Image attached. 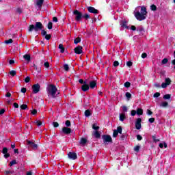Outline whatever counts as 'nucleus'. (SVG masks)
<instances>
[{"label":"nucleus","mask_w":175,"mask_h":175,"mask_svg":"<svg viewBox=\"0 0 175 175\" xmlns=\"http://www.w3.org/2000/svg\"><path fill=\"white\" fill-rule=\"evenodd\" d=\"M9 157H10V154H9V153H5L4 154V157L5 158H9Z\"/></svg>","instance_id":"69168bd1"},{"label":"nucleus","mask_w":175,"mask_h":175,"mask_svg":"<svg viewBox=\"0 0 175 175\" xmlns=\"http://www.w3.org/2000/svg\"><path fill=\"white\" fill-rule=\"evenodd\" d=\"M3 154H8V149L7 148H3L2 150Z\"/></svg>","instance_id":"09e8293b"},{"label":"nucleus","mask_w":175,"mask_h":175,"mask_svg":"<svg viewBox=\"0 0 175 175\" xmlns=\"http://www.w3.org/2000/svg\"><path fill=\"white\" fill-rule=\"evenodd\" d=\"M136 114H137V112H136V110H132L131 111V116L133 117H134V116H136Z\"/></svg>","instance_id":"8fccbe9b"},{"label":"nucleus","mask_w":175,"mask_h":175,"mask_svg":"<svg viewBox=\"0 0 175 175\" xmlns=\"http://www.w3.org/2000/svg\"><path fill=\"white\" fill-rule=\"evenodd\" d=\"M137 116H142V115H143V109H142L141 108H138L137 109Z\"/></svg>","instance_id":"4be33fe9"},{"label":"nucleus","mask_w":175,"mask_h":175,"mask_svg":"<svg viewBox=\"0 0 175 175\" xmlns=\"http://www.w3.org/2000/svg\"><path fill=\"white\" fill-rule=\"evenodd\" d=\"M132 62H126V66H129V68H131L132 66Z\"/></svg>","instance_id":"5fc2aeb1"},{"label":"nucleus","mask_w":175,"mask_h":175,"mask_svg":"<svg viewBox=\"0 0 175 175\" xmlns=\"http://www.w3.org/2000/svg\"><path fill=\"white\" fill-rule=\"evenodd\" d=\"M48 29H53V23L49 22V23H48Z\"/></svg>","instance_id":"e433bc0d"},{"label":"nucleus","mask_w":175,"mask_h":175,"mask_svg":"<svg viewBox=\"0 0 175 175\" xmlns=\"http://www.w3.org/2000/svg\"><path fill=\"white\" fill-rule=\"evenodd\" d=\"M85 117H90V116H91V111L90 110H86L85 111Z\"/></svg>","instance_id":"bb28decb"},{"label":"nucleus","mask_w":175,"mask_h":175,"mask_svg":"<svg viewBox=\"0 0 175 175\" xmlns=\"http://www.w3.org/2000/svg\"><path fill=\"white\" fill-rule=\"evenodd\" d=\"M82 18H85V20H88V18H91V16L88 14H82Z\"/></svg>","instance_id":"412c9836"},{"label":"nucleus","mask_w":175,"mask_h":175,"mask_svg":"<svg viewBox=\"0 0 175 175\" xmlns=\"http://www.w3.org/2000/svg\"><path fill=\"white\" fill-rule=\"evenodd\" d=\"M85 143H87V139L81 138V141H80V144L82 145H84V144H85Z\"/></svg>","instance_id":"393cba45"},{"label":"nucleus","mask_w":175,"mask_h":175,"mask_svg":"<svg viewBox=\"0 0 175 175\" xmlns=\"http://www.w3.org/2000/svg\"><path fill=\"white\" fill-rule=\"evenodd\" d=\"M24 59L27 61V62H29L31 61V55L26 54L23 56Z\"/></svg>","instance_id":"a211bd4d"},{"label":"nucleus","mask_w":175,"mask_h":175,"mask_svg":"<svg viewBox=\"0 0 175 175\" xmlns=\"http://www.w3.org/2000/svg\"><path fill=\"white\" fill-rule=\"evenodd\" d=\"M66 126L67 127L70 126V121L66 120Z\"/></svg>","instance_id":"864d4df0"},{"label":"nucleus","mask_w":175,"mask_h":175,"mask_svg":"<svg viewBox=\"0 0 175 175\" xmlns=\"http://www.w3.org/2000/svg\"><path fill=\"white\" fill-rule=\"evenodd\" d=\"M142 58H147V53H142Z\"/></svg>","instance_id":"680f3d73"},{"label":"nucleus","mask_w":175,"mask_h":175,"mask_svg":"<svg viewBox=\"0 0 175 175\" xmlns=\"http://www.w3.org/2000/svg\"><path fill=\"white\" fill-rule=\"evenodd\" d=\"M139 150H140V146H137L134 148V150L136 151V152H139Z\"/></svg>","instance_id":"49530a36"},{"label":"nucleus","mask_w":175,"mask_h":175,"mask_svg":"<svg viewBox=\"0 0 175 175\" xmlns=\"http://www.w3.org/2000/svg\"><path fill=\"white\" fill-rule=\"evenodd\" d=\"M73 14L75 15L76 21H81L83 18V14L77 10H74Z\"/></svg>","instance_id":"20e7f679"},{"label":"nucleus","mask_w":175,"mask_h":175,"mask_svg":"<svg viewBox=\"0 0 175 175\" xmlns=\"http://www.w3.org/2000/svg\"><path fill=\"white\" fill-rule=\"evenodd\" d=\"M53 23H57L58 22V18L57 17H53Z\"/></svg>","instance_id":"052dcab7"},{"label":"nucleus","mask_w":175,"mask_h":175,"mask_svg":"<svg viewBox=\"0 0 175 175\" xmlns=\"http://www.w3.org/2000/svg\"><path fill=\"white\" fill-rule=\"evenodd\" d=\"M36 6H38V9H41L44 0H36Z\"/></svg>","instance_id":"2eb2a0df"},{"label":"nucleus","mask_w":175,"mask_h":175,"mask_svg":"<svg viewBox=\"0 0 175 175\" xmlns=\"http://www.w3.org/2000/svg\"><path fill=\"white\" fill-rule=\"evenodd\" d=\"M76 54H81L83 53V46H78L75 49Z\"/></svg>","instance_id":"4468645a"},{"label":"nucleus","mask_w":175,"mask_h":175,"mask_svg":"<svg viewBox=\"0 0 175 175\" xmlns=\"http://www.w3.org/2000/svg\"><path fill=\"white\" fill-rule=\"evenodd\" d=\"M81 90L84 92H85V91H88V90H90V85H88L87 81H84V84L81 86Z\"/></svg>","instance_id":"9b49d317"},{"label":"nucleus","mask_w":175,"mask_h":175,"mask_svg":"<svg viewBox=\"0 0 175 175\" xmlns=\"http://www.w3.org/2000/svg\"><path fill=\"white\" fill-rule=\"evenodd\" d=\"M57 91V87L54 85H49L47 87V94L49 98H56Z\"/></svg>","instance_id":"f03ea898"},{"label":"nucleus","mask_w":175,"mask_h":175,"mask_svg":"<svg viewBox=\"0 0 175 175\" xmlns=\"http://www.w3.org/2000/svg\"><path fill=\"white\" fill-rule=\"evenodd\" d=\"M171 83H172V80H170V78H165V82L161 84V88H166L167 85H170Z\"/></svg>","instance_id":"423d86ee"},{"label":"nucleus","mask_w":175,"mask_h":175,"mask_svg":"<svg viewBox=\"0 0 175 175\" xmlns=\"http://www.w3.org/2000/svg\"><path fill=\"white\" fill-rule=\"evenodd\" d=\"M80 42H81V38L78 37L75 39L74 43H75V44H77V43H80Z\"/></svg>","instance_id":"a878e982"},{"label":"nucleus","mask_w":175,"mask_h":175,"mask_svg":"<svg viewBox=\"0 0 175 175\" xmlns=\"http://www.w3.org/2000/svg\"><path fill=\"white\" fill-rule=\"evenodd\" d=\"M45 39H46V40H50V39H51V36L50 34H46L45 36Z\"/></svg>","instance_id":"a18cd8bd"},{"label":"nucleus","mask_w":175,"mask_h":175,"mask_svg":"<svg viewBox=\"0 0 175 175\" xmlns=\"http://www.w3.org/2000/svg\"><path fill=\"white\" fill-rule=\"evenodd\" d=\"M160 106L161 107H167V106H169V103L166 101H163V102H161Z\"/></svg>","instance_id":"6ab92c4d"},{"label":"nucleus","mask_w":175,"mask_h":175,"mask_svg":"<svg viewBox=\"0 0 175 175\" xmlns=\"http://www.w3.org/2000/svg\"><path fill=\"white\" fill-rule=\"evenodd\" d=\"M36 125H37V126H40L42 125V122H40V120H36L35 122Z\"/></svg>","instance_id":"c756f323"},{"label":"nucleus","mask_w":175,"mask_h":175,"mask_svg":"<svg viewBox=\"0 0 175 175\" xmlns=\"http://www.w3.org/2000/svg\"><path fill=\"white\" fill-rule=\"evenodd\" d=\"M137 140H142V139H143V137H141L140 135H137Z\"/></svg>","instance_id":"338daca9"},{"label":"nucleus","mask_w":175,"mask_h":175,"mask_svg":"<svg viewBox=\"0 0 175 175\" xmlns=\"http://www.w3.org/2000/svg\"><path fill=\"white\" fill-rule=\"evenodd\" d=\"M122 109L123 111H128V107H126V106H122Z\"/></svg>","instance_id":"13d9d810"},{"label":"nucleus","mask_w":175,"mask_h":175,"mask_svg":"<svg viewBox=\"0 0 175 175\" xmlns=\"http://www.w3.org/2000/svg\"><path fill=\"white\" fill-rule=\"evenodd\" d=\"M32 90L33 94H38V92L40 91V85H39L38 83L33 85Z\"/></svg>","instance_id":"39448f33"},{"label":"nucleus","mask_w":175,"mask_h":175,"mask_svg":"<svg viewBox=\"0 0 175 175\" xmlns=\"http://www.w3.org/2000/svg\"><path fill=\"white\" fill-rule=\"evenodd\" d=\"M153 96L154 98H159V96H161V94L159 92H156Z\"/></svg>","instance_id":"37998d69"},{"label":"nucleus","mask_w":175,"mask_h":175,"mask_svg":"<svg viewBox=\"0 0 175 175\" xmlns=\"http://www.w3.org/2000/svg\"><path fill=\"white\" fill-rule=\"evenodd\" d=\"M134 16L138 21H143L147 18V8L144 6H138L134 11Z\"/></svg>","instance_id":"f257e3e1"},{"label":"nucleus","mask_w":175,"mask_h":175,"mask_svg":"<svg viewBox=\"0 0 175 175\" xmlns=\"http://www.w3.org/2000/svg\"><path fill=\"white\" fill-rule=\"evenodd\" d=\"M135 128L136 129H141L142 128V119L138 118L135 122Z\"/></svg>","instance_id":"f8f14e48"},{"label":"nucleus","mask_w":175,"mask_h":175,"mask_svg":"<svg viewBox=\"0 0 175 175\" xmlns=\"http://www.w3.org/2000/svg\"><path fill=\"white\" fill-rule=\"evenodd\" d=\"M44 65L45 68H49L50 66V64L47 62H46Z\"/></svg>","instance_id":"e2e57ef3"},{"label":"nucleus","mask_w":175,"mask_h":175,"mask_svg":"<svg viewBox=\"0 0 175 175\" xmlns=\"http://www.w3.org/2000/svg\"><path fill=\"white\" fill-rule=\"evenodd\" d=\"M59 49L60 50V53H65V47L62 44H59Z\"/></svg>","instance_id":"aec40b11"},{"label":"nucleus","mask_w":175,"mask_h":175,"mask_svg":"<svg viewBox=\"0 0 175 175\" xmlns=\"http://www.w3.org/2000/svg\"><path fill=\"white\" fill-rule=\"evenodd\" d=\"M13 165H17V161H16V160H13L10 163V166H13Z\"/></svg>","instance_id":"473e14b6"},{"label":"nucleus","mask_w":175,"mask_h":175,"mask_svg":"<svg viewBox=\"0 0 175 175\" xmlns=\"http://www.w3.org/2000/svg\"><path fill=\"white\" fill-rule=\"evenodd\" d=\"M171 96L170 94H165L163 96V99H170Z\"/></svg>","instance_id":"ea45409f"},{"label":"nucleus","mask_w":175,"mask_h":175,"mask_svg":"<svg viewBox=\"0 0 175 175\" xmlns=\"http://www.w3.org/2000/svg\"><path fill=\"white\" fill-rule=\"evenodd\" d=\"M94 135L95 137H96L97 139L100 137V134H99V132H98L96 131H94Z\"/></svg>","instance_id":"cd10ccee"},{"label":"nucleus","mask_w":175,"mask_h":175,"mask_svg":"<svg viewBox=\"0 0 175 175\" xmlns=\"http://www.w3.org/2000/svg\"><path fill=\"white\" fill-rule=\"evenodd\" d=\"M30 81H31V78H29V77H27L25 79V83H29Z\"/></svg>","instance_id":"de8ad7c7"},{"label":"nucleus","mask_w":175,"mask_h":175,"mask_svg":"<svg viewBox=\"0 0 175 175\" xmlns=\"http://www.w3.org/2000/svg\"><path fill=\"white\" fill-rule=\"evenodd\" d=\"M103 139L104 140V143H111V142H113L110 135H104L103 136Z\"/></svg>","instance_id":"0eeeda50"},{"label":"nucleus","mask_w":175,"mask_h":175,"mask_svg":"<svg viewBox=\"0 0 175 175\" xmlns=\"http://www.w3.org/2000/svg\"><path fill=\"white\" fill-rule=\"evenodd\" d=\"M147 114H148V116H151V114H152V111H151V110H150V109H148V110H147Z\"/></svg>","instance_id":"0e129e2a"},{"label":"nucleus","mask_w":175,"mask_h":175,"mask_svg":"<svg viewBox=\"0 0 175 175\" xmlns=\"http://www.w3.org/2000/svg\"><path fill=\"white\" fill-rule=\"evenodd\" d=\"M5 43L6 44H10V43H13V40L10 39V40H5Z\"/></svg>","instance_id":"58836bf2"},{"label":"nucleus","mask_w":175,"mask_h":175,"mask_svg":"<svg viewBox=\"0 0 175 175\" xmlns=\"http://www.w3.org/2000/svg\"><path fill=\"white\" fill-rule=\"evenodd\" d=\"M163 146L165 148H167V144H166V142H164L163 144L162 143L159 144L160 148H163Z\"/></svg>","instance_id":"5701e85b"},{"label":"nucleus","mask_w":175,"mask_h":175,"mask_svg":"<svg viewBox=\"0 0 175 175\" xmlns=\"http://www.w3.org/2000/svg\"><path fill=\"white\" fill-rule=\"evenodd\" d=\"M150 9H151V10H152V11L157 10V5H152L150 6Z\"/></svg>","instance_id":"a19ab883"},{"label":"nucleus","mask_w":175,"mask_h":175,"mask_svg":"<svg viewBox=\"0 0 175 175\" xmlns=\"http://www.w3.org/2000/svg\"><path fill=\"white\" fill-rule=\"evenodd\" d=\"M41 33L43 36H46L47 35V31L42 30Z\"/></svg>","instance_id":"603ef678"},{"label":"nucleus","mask_w":175,"mask_h":175,"mask_svg":"<svg viewBox=\"0 0 175 175\" xmlns=\"http://www.w3.org/2000/svg\"><path fill=\"white\" fill-rule=\"evenodd\" d=\"M88 10L90 13H93L94 14H98L99 13L98 10L95 9L94 7H88Z\"/></svg>","instance_id":"1a4fd4ad"},{"label":"nucleus","mask_w":175,"mask_h":175,"mask_svg":"<svg viewBox=\"0 0 175 175\" xmlns=\"http://www.w3.org/2000/svg\"><path fill=\"white\" fill-rule=\"evenodd\" d=\"M28 108V105H25V104H23L21 106V109L22 110H25V109H27Z\"/></svg>","instance_id":"7c9ffc66"},{"label":"nucleus","mask_w":175,"mask_h":175,"mask_svg":"<svg viewBox=\"0 0 175 175\" xmlns=\"http://www.w3.org/2000/svg\"><path fill=\"white\" fill-rule=\"evenodd\" d=\"M16 73L17 72H16V70L10 71V74L11 75V76H16Z\"/></svg>","instance_id":"4c0bfd02"},{"label":"nucleus","mask_w":175,"mask_h":175,"mask_svg":"<svg viewBox=\"0 0 175 175\" xmlns=\"http://www.w3.org/2000/svg\"><path fill=\"white\" fill-rule=\"evenodd\" d=\"M118 135V131H117V130H114L113 133V137H117Z\"/></svg>","instance_id":"c9c22d12"},{"label":"nucleus","mask_w":175,"mask_h":175,"mask_svg":"<svg viewBox=\"0 0 175 175\" xmlns=\"http://www.w3.org/2000/svg\"><path fill=\"white\" fill-rule=\"evenodd\" d=\"M53 126L54 128H58V126H59V124H58V122H53Z\"/></svg>","instance_id":"3c124183"},{"label":"nucleus","mask_w":175,"mask_h":175,"mask_svg":"<svg viewBox=\"0 0 175 175\" xmlns=\"http://www.w3.org/2000/svg\"><path fill=\"white\" fill-rule=\"evenodd\" d=\"M125 95H126V98H127L128 100H129V99H131V98H132V94H131V93H129V92H126Z\"/></svg>","instance_id":"c85d7f7f"},{"label":"nucleus","mask_w":175,"mask_h":175,"mask_svg":"<svg viewBox=\"0 0 175 175\" xmlns=\"http://www.w3.org/2000/svg\"><path fill=\"white\" fill-rule=\"evenodd\" d=\"M124 87H125L126 88H129V87H131V83H129V82H126V83H124Z\"/></svg>","instance_id":"79ce46f5"},{"label":"nucleus","mask_w":175,"mask_h":175,"mask_svg":"<svg viewBox=\"0 0 175 175\" xmlns=\"http://www.w3.org/2000/svg\"><path fill=\"white\" fill-rule=\"evenodd\" d=\"M116 131L118 133H122V128L121 126H118Z\"/></svg>","instance_id":"f704fd0d"},{"label":"nucleus","mask_w":175,"mask_h":175,"mask_svg":"<svg viewBox=\"0 0 175 175\" xmlns=\"http://www.w3.org/2000/svg\"><path fill=\"white\" fill-rule=\"evenodd\" d=\"M64 69L66 70V72H68V70H69V66L68 64H64Z\"/></svg>","instance_id":"2f4dec72"},{"label":"nucleus","mask_w":175,"mask_h":175,"mask_svg":"<svg viewBox=\"0 0 175 175\" xmlns=\"http://www.w3.org/2000/svg\"><path fill=\"white\" fill-rule=\"evenodd\" d=\"M21 92H23V94H25L27 92V89L25 88H23L21 89Z\"/></svg>","instance_id":"bf43d9fd"},{"label":"nucleus","mask_w":175,"mask_h":175,"mask_svg":"<svg viewBox=\"0 0 175 175\" xmlns=\"http://www.w3.org/2000/svg\"><path fill=\"white\" fill-rule=\"evenodd\" d=\"M96 86V82L95 81H90V88H92V90H94Z\"/></svg>","instance_id":"dca6fc26"},{"label":"nucleus","mask_w":175,"mask_h":175,"mask_svg":"<svg viewBox=\"0 0 175 175\" xmlns=\"http://www.w3.org/2000/svg\"><path fill=\"white\" fill-rule=\"evenodd\" d=\"M120 25L122 28L128 29V24L126 23V21H122L120 23Z\"/></svg>","instance_id":"f3484780"},{"label":"nucleus","mask_w":175,"mask_h":175,"mask_svg":"<svg viewBox=\"0 0 175 175\" xmlns=\"http://www.w3.org/2000/svg\"><path fill=\"white\" fill-rule=\"evenodd\" d=\"M62 132L64 133L65 135H69L72 132V129L69 127H64L62 129Z\"/></svg>","instance_id":"9d476101"},{"label":"nucleus","mask_w":175,"mask_h":175,"mask_svg":"<svg viewBox=\"0 0 175 175\" xmlns=\"http://www.w3.org/2000/svg\"><path fill=\"white\" fill-rule=\"evenodd\" d=\"M68 156L70 159H77V154H76L75 152H69Z\"/></svg>","instance_id":"ddd939ff"},{"label":"nucleus","mask_w":175,"mask_h":175,"mask_svg":"<svg viewBox=\"0 0 175 175\" xmlns=\"http://www.w3.org/2000/svg\"><path fill=\"white\" fill-rule=\"evenodd\" d=\"M33 29H34L36 32H38V31L43 29V25L40 22H37L36 23V27L33 25H31L29 27V32H32Z\"/></svg>","instance_id":"7ed1b4c3"},{"label":"nucleus","mask_w":175,"mask_h":175,"mask_svg":"<svg viewBox=\"0 0 175 175\" xmlns=\"http://www.w3.org/2000/svg\"><path fill=\"white\" fill-rule=\"evenodd\" d=\"M125 120V113L120 114V121H124Z\"/></svg>","instance_id":"b1692460"},{"label":"nucleus","mask_w":175,"mask_h":175,"mask_svg":"<svg viewBox=\"0 0 175 175\" xmlns=\"http://www.w3.org/2000/svg\"><path fill=\"white\" fill-rule=\"evenodd\" d=\"M92 129H94V131H98V129H99V126H96V124H93Z\"/></svg>","instance_id":"c03bdc74"},{"label":"nucleus","mask_w":175,"mask_h":175,"mask_svg":"<svg viewBox=\"0 0 175 175\" xmlns=\"http://www.w3.org/2000/svg\"><path fill=\"white\" fill-rule=\"evenodd\" d=\"M168 59H167V58H164L163 60H162V64H163V65H165V64H167V62H168Z\"/></svg>","instance_id":"72a5a7b5"},{"label":"nucleus","mask_w":175,"mask_h":175,"mask_svg":"<svg viewBox=\"0 0 175 175\" xmlns=\"http://www.w3.org/2000/svg\"><path fill=\"white\" fill-rule=\"evenodd\" d=\"M33 174V173L32 172V171H29L27 172L26 175H32Z\"/></svg>","instance_id":"774afa93"},{"label":"nucleus","mask_w":175,"mask_h":175,"mask_svg":"<svg viewBox=\"0 0 175 175\" xmlns=\"http://www.w3.org/2000/svg\"><path fill=\"white\" fill-rule=\"evenodd\" d=\"M27 144L29 147L33 148V150H36L38 148V144H34L33 142L27 141Z\"/></svg>","instance_id":"6e6552de"},{"label":"nucleus","mask_w":175,"mask_h":175,"mask_svg":"<svg viewBox=\"0 0 175 175\" xmlns=\"http://www.w3.org/2000/svg\"><path fill=\"white\" fill-rule=\"evenodd\" d=\"M154 121H155V118H151L149 119V122H150V124H152Z\"/></svg>","instance_id":"4d7b16f0"},{"label":"nucleus","mask_w":175,"mask_h":175,"mask_svg":"<svg viewBox=\"0 0 175 175\" xmlns=\"http://www.w3.org/2000/svg\"><path fill=\"white\" fill-rule=\"evenodd\" d=\"M119 65H120V63H118V62L115 61V62H113V66L117 67V66H118Z\"/></svg>","instance_id":"6e6d98bb"}]
</instances>
